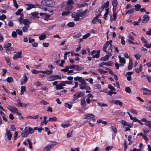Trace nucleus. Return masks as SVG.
Segmentation results:
<instances>
[{
    "mask_svg": "<svg viewBox=\"0 0 151 151\" xmlns=\"http://www.w3.org/2000/svg\"><path fill=\"white\" fill-rule=\"evenodd\" d=\"M109 10L108 8L105 9L106 12L104 16V18L105 19H106V18L109 14Z\"/></svg>",
    "mask_w": 151,
    "mask_h": 151,
    "instance_id": "28",
    "label": "nucleus"
},
{
    "mask_svg": "<svg viewBox=\"0 0 151 151\" xmlns=\"http://www.w3.org/2000/svg\"><path fill=\"white\" fill-rule=\"evenodd\" d=\"M74 4V2L73 0H68L65 3L62 8L65 10H69L72 8V5Z\"/></svg>",
    "mask_w": 151,
    "mask_h": 151,
    "instance_id": "1",
    "label": "nucleus"
},
{
    "mask_svg": "<svg viewBox=\"0 0 151 151\" xmlns=\"http://www.w3.org/2000/svg\"><path fill=\"white\" fill-rule=\"evenodd\" d=\"M65 106L66 107L68 108L69 109H71L72 107L71 105L67 103H65Z\"/></svg>",
    "mask_w": 151,
    "mask_h": 151,
    "instance_id": "52",
    "label": "nucleus"
},
{
    "mask_svg": "<svg viewBox=\"0 0 151 151\" xmlns=\"http://www.w3.org/2000/svg\"><path fill=\"white\" fill-rule=\"evenodd\" d=\"M70 12L69 11H67L64 12H63L62 13V15L63 16H66L69 15L70 14Z\"/></svg>",
    "mask_w": 151,
    "mask_h": 151,
    "instance_id": "33",
    "label": "nucleus"
},
{
    "mask_svg": "<svg viewBox=\"0 0 151 151\" xmlns=\"http://www.w3.org/2000/svg\"><path fill=\"white\" fill-rule=\"evenodd\" d=\"M72 135V133L71 131H70L67 133V137L68 138H69L71 137Z\"/></svg>",
    "mask_w": 151,
    "mask_h": 151,
    "instance_id": "64",
    "label": "nucleus"
},
{
    "mask_svg": "<svg viewBox=\"0 0 151 151\" xmlns=\"http://www.w3.org/2000/svg\"><path fill=\"white\" fill-rule=\"evenodd\" d=\"M75 81H78L79 82L82 83H86V82L85 81L84 79L82 78L81 77L77 76L74 78Z\"/></svg>",
    "mask_w": 151,
    "mask_h": 151,
    "instance_id": "12",
    "label": "nucleus"
},
{
    "mask_svg": "<svg viewBox=\"0 0 151 151\" xmlns=\"http://www.w3.org/2000/svg\"><path fill=\"white\" fill-rule=\"evenodd\" d=\"M118 58L119 60L120 63H121L124 64L126 63V60L124 58H122L120 55L118 56Z\"/></svg>",
    "mask_w": 151,
    "mask_h": 151,
    "instance_id": "21",
    "label": "nucleus"
},
{
    "mask_svg": "<svg viewBox=\"0 0 151 151\" xmlns=\"http://www.w3.org/2000/svg\"><path fill=\"white\" fill-rule=\"evenodd\" d=\"M113 147V146H109L106 147L105 148V150H107V151H109V150H111L112 148Z\"/></svg>",
    "mask_w": 151,
    "mask_h": 151,
    "instance_id": "53",
    "label": "nucleus"
},
{
    "mask_svg": "<svg viewBox=\"0 0 151 151\" xmlns=\"http://www.w3.org/2000/svg\"><path fill=\"white\" fill-rule=\"evenodd\" d=\"M17 114L19 116V119L21 120L22 119H23V117L22 116L21 114L19 112V111L17 113Z\"/></svg>",
    "mask_w": 151,
    "mask_h": 151,
    "instance_id": "60",
    "label": "nucleus"
},
{
    "mask_svg": "<svg viewBox=\"0 0 151 151\" xmlns=\"http://www.w3.org/2000/svg\"><path fill=\"white\" fill-rule=\"evenodd\" d=\"M104 65H106V66H111L113 64V63L112 62L109 61L107 62H105L104 63Z\"/></svg>",
    "mask_w": 151,
    "mask_h": 151,
    "instance_id": "38",
    "label": "nucleus"
},
{
    "mask_svg": "<svg viewBox=\"0 0 151 151\" xmlns=\"http://www.w3.org/2000/svg\"><path fill=\"white\" fill-rule=\"evenodd\" d=\"M134 56L136 59L137 60H138L140 59V57H141L140 55L139 54H135L134 55Z\"/></svg>",
    "mask_w": 151,
    "mask_h": 151,
    "instance_id": "61",
    "label": "nucleus"
},
{
    "mask_svg": "<svg viewBox=\"0 0 151 151\" xmlns=\"http://www.w3.org/2000/svg\"><path fill=\"white\" fill-rule=\"evenodd\" d=\"M98 17H95L92 20V22L93 24H95L98 20Z\"/></svg>",
    "mask_w": 151,
    "mask_h": 151,
    "instance_id": "49",
    "label": "nucleus"
},
{
    "mask_svg": "<svg viewBox=\"0 0 151 151\" xmlns=\"http://www.w3.org/2000/svg\"><path fill=\"white\" fill-rule=\"evenodd\" d=\"M60 76H50L47 79L49 81H53L55 80L57 78H60Z\"/></svg>",
    "mask_w": 151,
    "mask_h": 151,
    "instance_id": "20",
    "label": "nucleus"
},
{
    "mask_svg": "<svg viewBox=\"0 0 151 151\" xmlns=\"http://www.w3.org/2000/svg\"><path fill=\"white\" fill-rule=\"evenodd\" d=\"M58 120V119L55 116L52 117H50L49 118V121L50 122H52L57 121Z\"/></svg>",
    "mask_w": 151,
    "mask_h": 151,
    "instance_id": "29",
    "label": "nucleus"
},
{
    "mask_svg": "<svg viewBox=\"0 0 151 151\" xmlns=\"http://www.w3.org/2000/svg\"><path fill=\"white\" fill-rule=\"evenodd\" d=\"M6 81L8 83L12 82L13 81V79L10 77H8L6 79Z\"/></svg>",
    "mask_w": 151,
    "mask_h": 151,
    "instance_id": "46",
    "label": "nucleus"
},
{
    "mask_svg": "<svg viewBox=\"0 0 151 151\" xmlns=\"http://www.w3.org/2000/svg\"><path fill=\"white\" fill-rule=\"evenodd\" d=\"M142 65L141 64L140 66L139 67V68L136 70L135 71L137 73H139L142 69Z\"/></svg>",
    "mask_w": 151,
    "mask_h": 151,
    "instance_id": "39",
    "label": "nucleus"
},
{
    "mask_svg": "<svg viewBox=\"0 0 151 151\" xmlns=\"http://www.w3.org/2000/svg\"><path fill=\"white\" fill-rule=\"evenodd\" d=\"M26 9L27 10H29L30 9L35 8V5L33 4H26Z\"/></svg>",
    "mask_w": 151,
    "mask_h": 151,
    "instance_id": "17",
    "label": "nucleus"
},
{
    "mask_svg": "<svg viewBox=\"0 0 151 151\" xmlns=\"http://www.w3.org/2000/svg\"><path fill=\"white\" fill-rule=\"evenodd\" d=\"M62 127L64 128H65L68 127L70 126V124L68 123L62 124H61Z\"/></svg>",
    "mask_w": 151,
    "mask_h": 151,
    "instance_id": "45",
    "label": "nucleus"
},
{
    "mask_svg": "<svg viewBox=\"0 0 151 151\" xmlns=\"http://www.w3.org/2000/svg\"><path fill=\"white\" fill-rule=\"evenodd\" d=\"M22 22L25 25H27L29 26V24H30L29 21L27 19H24L23 20Z\"/></svg>",
    "mask_w": 151,
    "mask_h": 151,
    "instance_id": "32",
    "label": "nucleus"
},
{
    "mask_svg": "<svg viewBox=\"0 0 151 151\" xmlns=\"http://www.w3.org/2000/svg\"><path fill=\"white\" fill-rule=\"evenodd\" d=\"M16 32L20 35H22V32L21 29H18L16 30Z\"/></svg>",
    "mask_w": 151,
    "mask_h": 151,
    "instance_id": "44",
    "label": "nucleus"
},
{
    "mask_svg": "<svg viewBox=\"0 0 151 151\" xmlns=\"http://www.w3.org/2000/svg\"><path fill=\"white\" fill-rule=\"evenodd\" d=\"M109 47V42L108 41H107L105 43V44L104 45L103 47V50L105 52H107V51L106 50V48L108 47ZM109 49V47L108 48V50Z\"/></svg>",
    "mask_w": 151,
    "mask_h": 151,
    "instance_id": "18",
    "label": "nucleus"
},
{
    "mask_svg": "<svg viewBox=\"0 0 151 151\" xmlns=\"http://www.w3.org/2000/svg\"><path fill=\"white\" fill-rule=\"evenodd\" d=\"M41 4L48 6H52L54 5L55 2L51 0H43L41 1Z\"/></svg>",
    "mask_w": 151,
    "mask_h": 151,
    "instance_id": "3",
    "label": "nucleus"
},
{
    "mask_svg": "<svg viewBox=\"0 0 151 151\" xmlns=\"http://www.w3.org/2000/svg\"><path fill=\"white\" fill-rule=\"evenodd\" d=\"M85 95V93L84 92H79L75 93L73 96V100L74 101L77 99Z\"/></svg>",
    "mask_w": 151,
    "mask_h": 151,
    "instance_id": "4",
    "label": "nucleus"
},
{
    "mask_svg": "<svg viewBox=\"0 0 151 151\" xmlns=\"http://www.w3.org/2000/svg\"><path fill=\"white\" fill-rule=\"evenodd\" d=\"M29 134H32L34 132V129L30 127H27Z\"/></svg>",
    "mask_w": 151,
    "mask_h": 151,
    "instance_id": "34",
    "label": "nucleus"
},
{
    "mask_svg": "<svg viewBox=\"0 0 151 151\" xmlns=\"http://www.w3.org/2000/svg\"><path fill=\"white\" fill-rule=\"evenodd\" d=\"M112 5L114 7H116L118 5L117 0H111Z\"/></svg>",
    "mask_w": 151,
    "mask_h": 151,
    "instance_id": "26",
    "label": "nucleus"
},
{
    "mask_svg": "<svg viewBox=\"0 0 151 151\" xmlns=\"http://www.w3.org/2000/svg\"><path fill=\"white\" fill-rule=\"evenodd\" d=\"M31 72L32 73L35 74H38L39 73V71H37L35 69L32 70Z\"/></svg>",
    "mask_w": 151,
    "mask_h": 151,
    "instance_id": "59",
    "label": "nucleus"
},
{
    "mask_svg": "<svg viewBox=\"0 0 151 151\" xmlns=\"http://www.w3.org/2000/svg\"><path fill=\"white\" fill-rule=\"evenodd\" d=\"M111 128L112 130L114 132H117V130L115 127L113 126H111Z\"/></svg>",
    "mask_w": 151,
    "mask_h": 151,
    "instance_id": "63",
    "label": "nucleus"
},
{
    "mask_svg": "<svg viewBox=\"0 0 151 151\" xmlns=\"http://www.w3.org/2000/svg\"><path fill=\"white\" fill-rule=\"evenodd\" d=\"M4 59L6 60V62L8 63V65H11V63H10V59L8 57H5Z\"/></svg>",
    "mask_w": 151,
    "mask_h": 151,
    "instance_id": "42",
    "label": "nucleus"
},
{
    "mask_svg": "<svg viewBox=\"0 0 151 151\" xmlns=\"http://www.w3.org/2000/svg\"><path fill=\"white\" fill-rule=\"evenodd\" d=\"M22 9H19L17 11L15 12V14L17 15H19L20 14L21 12L22 11Z\"/></svg>",
    "mask_w": 151,
    "mask_h": 151,
    "instance_id": "62",
    "label": "nucleus"
},
{
    "mask_svg": "<svg viewBox=\"0 0 151 151\" xmlns=\"http://www.w3.org/2000/svg\"><path fill=\"white\" fill-rule=\"evenodd\" d=\"M100 50H98V51L97 52V53L94 55L93 56L92 58H98L99 57V53H100Z\"/></svg>",
    "mask_w": 151,
    "mask_h": 151,
    "instance_id": "35",
    "label": "nucleus"
},
{
    "mask_svg": "<svg viewBox=\"0 0 151 151\" xmlns=\"http://www.w3.org/2000/svg\"><path fill=\"white\" fill-rule=\"evenodd\" d=\"M31 15L34 17L38 18L39 17L38 16V13L37 12H35L32 13Z\"/></svg>",
    "mask_w": 151,
    "mask_h": 151,
    "instance_id": "31",
    "label": "nucleus"
},
{
    "mask_svg": "<svg viewBox=\"0 0 151 151\" xmlns=\"http://www.w3.org/2000/svg\"><path fill=\"white\" fill-rule=\"evenodd\" d=\"M39 115H38L35 116H30L26 117V118L27 119L29 118L37 119L39 118Z\"/></svg>",
    "mask_w": 151,
    "mask_h": 151,
    "instance_id": "24",
    "label": "nucleus"
},
{
    "mask_svg": "<svg viewBox=\"0 0 151 151\" xmlns=\"http://www.w3.org/2000/svg\"><path fill=\"white\" fill-rule=\"evenodd\" d=\"M108 87L111 90L113 91L115 90V89L110 84H108Z\"/></svg>",
    "mask_w": 151,
    "mask_h": 151,
    "instance_id": "58",
    "label": "nucleus"
},
{
    "mask_svg": "<svg viewBox=\"0 0 151 151\" xmlns=\"http://www.w3.org/2000/svg\"><path fill=\"white\" fill-rule=\"evenodd\" d=\"M28 80V78L27 76H23L21 78V84L22 85L26 83Z\"/></svg>",
    "mask_w": 151,
    "mask_h": 151,
    "instance_id": "13",
    "label": "nucleus"
},
{
    "mask_svg": "<svg viewBox=\"0 0 151 151\" xmlns=\"http://www.w3.org/2000/svg\"><path fill=\"white\" fill-rule=\"evenodd\" d=\"M7 108L12 113L14 114L17 113L19 111L14 106H13L11 105H8Z\"/></svg>",
    "mask_w": 151,
    "mask_h": 151,
    "instance_id": "6",
    "label": "nucleus"
},
{
    "mask_svg": "<svg viewBox=\"0 0 151 151\" xmlns=\"http://www.w3.org/2000/svg\"><path fill=\"white\" fill-rule=\"evenodd\" d=\"M135 10L137 11H138L141 8V5L139 4H137L134 6Z\"/></svg>",
    "mask_w": 151,
    "mask_h": 151,
    "instance_id": "36",
    "label": "nucleus"
},
{
    "mask_svg": "<svg viewBox=\"0 0 151 151\" xmlns=\"http://www.w3.org/2000/svg\"><path fill=\"white\" fill-rule=\"evenodd\" d=\"M114 103L116 105H118L120 106H122L123 103H122L119 100H115L114 101Z\"/></svg>",
    "mask_w": 151,
    "mask_h": 151,
    "instance_id": "23",
    "label": "nucleus"
},
{
    "mask_svg": "<svg viewBox=\"0 0 151 151\" xmlns=\"http://www.w3.org/2000/svg\"><path fill=\"white\" fill-rule=\"evenodd\" d=\"M11 45V44L9 43H6L4 45V47L5 48H7L10 47Z\"/></svg>",
    "mask_w": 151,
    "mask_h": 151,
    "instance_id": "41",
    "label": "nucleus"
},
{
    "mask_svg": "<svg viewBox=\"0 0 151 151\" xmlns=\"http://www.w3.org/2000/svg\"><path fill=\"white\" fill-rule=\"evenodd\" d=\"M120 123L123 125L128 127L125 128L124 130L125 132L130 131L131 129L129 128H132L133 126L132 124L127 122L124 120H121L120 121Z\"/></svg>",
    "mask_w": 151,
    "mask_h": 151,
    "instance_id": "2",
    "label": "nucleus"
},
{
    "mask_svg": "<svg viewBox=\"0 0 151 151\" xmlns=\"http://www.w3.org/2000/svg\"><path fill=\"white\" fill-rule=\"evenodd\" d=\"M93 87L95 89H99L101 88V85L99 84H96L93 85Z\"/></svg>",
    "mask_w": 151,
    "mask_h": 151,
    "instance_id": "37",
    "label": "nucleus"
},
{
    "mask_svg": "<svg viewBox=\"0 0 151 151\" xmlns=\"http://www.w3.org/2000/svg\"><path fill=\"white\" fill-rule=\"evenodd\" d=\"M145 125L149 127L151 126V121H148L145 124Z\"/></svg>",
    "mask_w": 151,
    "mask_h": 151,
    "instance_id": "51",
    "label": "nucleus"
},
{
    "mask_svg": "<svg viewBox=\"0 0 151 151\" xmlns=\"http://www.w3.org/2000/svg\"><path fill=\"white\" fill-rule=\"evenodd\" d=\"M101 11L99 9L97 10H96L95 13V14L96 16V17L99 18L101 16Z\"/></svg>",
    "mask_w": 151,
    "mask_h": 151,
    "instance_id": "27",
    "label": "nucleus"
},
{
    "mask_svg": "<svg viewBox=\"0 0 151 151\" xmlns=\"http://www.w3.org/2000/svg\"><path fill=\"white\" fill-rule=\"evenodd\" d=\"M125 90L126 92L128 93H129L131 92V90L130 88L129 87H126L125 88Z\"/></svg>",
    "mask_w": 151,
    "mask_h": 151,
    "instance_id": "43",
    "label": "nucleus"
},
{
    "mask_svg": "<svg viewBox=\"0 0 151 151\" xmlns=\"http://www.w3.org/2000/svg\"><path fill=\"white\" fill-rule=\"evenodd\" d=\"M95 116L91 114H88L84 115L83 119H89L95 117Z\"/></svg>",
    "mask_w": 151,
    "mask_h": 151,
    "instance_id": "9",
    "label": "nucleus"
},
{
    "mask_svg": "<svg viewBox=\"0 0 151 151\" xmlns=\"http://www.w3.org/2000/svg\"><path fill=\"white\" fill-rule=\"evenodd\" d=\"M81 105L83 107L86 106V101L85 98L81 99Z\"/></svg>",
    "mask_w": 151,
    "mask_h": 151,
    "instance_id": "22",
    "label": "nucleus"
},
{
    "mask_svg": "<svg viewBox=\"0 0 151 151\" xmlns=\"http://www.w3.org/2000/svg\"><path fill=\"white\" fill-rule=\"evenodd\" d=\"M81 36V33H79L77 35H74L73 36V37L74 38H77Z\"/></svg>",
    "mask_w": 151,
    "mask_h": 151,
    "instance_id": "56",
    "label": "nucleus"
},
{
    "mask_svg": "<svg viewBox=\"0 0 151 151\" xmlns=\"http://www.w3.org/2000/svg\"><path fill=\"white\" fill-rule=\"evenodd\" d=\"M5 137H6L8 140L11 139L12 137V134L10 132V131L7 129L5 134Z\"/></svg>",
    "mask_w": 151,
    "mask_h": 151,
    "instance_id": "7",
    "label": "nucleus"
},
{
    "mask_svg": "<svg viewBox=\"0 0 151 151\" xmlns=\"http://www.w3.org/2000/svg\"><path fill=\"white\" fill-rule=\"evenodd\" d=\"M72 17L74 18V20L77 21L79 19V14L76 12H73L72 14Z\"/></svg>",
    "mask_w": 151,
    "mask_h": 151,
    "instance_id": "11",
    "label": "nucleus"
},
{
    "mask_svg": "<svg viewBox=\"0 0 151 151\" xmlns=\"http://www.w3.org/2000/svg\"><path fill=\"white\" fill-rule=\"evenodd\" d=\"M124 37H121V42L122 45H124L125 44V41L124 40Z\"/></svg>",
    "mask_w": 151,
    "mask_h": 151,
    "instance_id": "54",
    "label": "nucleus"
},
{
    "mask_svg": "<svg viewBox=\"0 0 151 151\" xmlns=\"http://www.w3.org/2000/svg\"><path fill=\"white\" fill-rule=\"evenodd\" d=\"M75 23L73 22H70L67 24V25L70 27H72L74 26Z\"/></svg>",
    "mask_w": 151,
    "mask_h": 151,
    "instance_id": "55",
    "label": "nucleus"
},
{
    "mask_svg": "<svg viewBox=\"0 0 151 151\" xmlns=\"http://www.w3.org/2000/svg\"><path fill=\"white\" fill-rule=\"evenodd\" d=\"M51 148V145L48 144L43 149V151H50Z\"/></svg>",
    "mask_w": 151,
    "mask_h": 151,
    "instance_id": "25",
    "label": "nucleus"
},
{
    "mask_svg": "<svg viewBox=\"0 0 151 151\" xmlns=\"http://www.w3.org/2000/svg\"><path fill=\"white\" fill-rule=\"evenodd\" d=\"M28 134L27 127H26L24 130L22 132L21 135L22 137H27Z\"/></svg>",
    "mask_w": 151,
    "mask_h": 151,
    "instance_id": "8",
    "label": "nucleus"
},
{
    "mask_svg": "<svg viewBox=\"0 0 151 151\" xmlns=\"http://www.w3.org/2000/svg\"><path fill=\"white\" fill-rule=\"evenodd\" d=\"M149 19V16L146 15H145L143 17V19L142 20V22L144 23H146L148 21Z\"/></svg>",
    "mask_w": 151,
    "mask_h": 151,
    "instance_id": "14",
    "label": "nucleus"
},
{
    "mask_svg": "<svg viewBox=\"0 0 151 151\" xmlns=\"http://www.w3.org/2000/svg\"><path fill=\"white\" fill-rule=\"evenodd\" d=\"M46 37V35H43V34H42V35L39 37V38L40 40H42L45 39Z\"/></svg>",
    "mask_w": 151,
    "mask_h": 151,
    "instance_id": "40",
    "label": "nucleus"
},
{
    "mask_svg": "<svg viewBox=\"0 0 151 151\" xmlns=\"http://www.w3.org/2000/svg\"><path fill=\"white\" fill-rule=\"evenodd\" d=\"M86 83H82L79 85L80 88L82 89H88L89 88L88 86L86 85Z\"/></svg>",
    "mask_w": 151,
    "mask_h": 151,
    "instance_id": "15",
    "label": "nucleus"
},
{
    "mask_svg": "<svg viewBox=\"0 0 151 151\" xmlns=\"http://www.w3.org/2000/svg\"><path fill=\"white\" fill-rule=\"evenodd\" d=\"M111 50H107V54L104 57L101 58V61H105L108 60L109 58L112 55Z\"/></svg>",
    "mask_w": 151,
    "mask_h": 151,
    "instance_id": "5",
    "label": "nucleus"
},
{
    "mask_svg": "<svg viewBox=\"0 0 151 151\" xmlns=\"http://www.w3.org/2000/svg\"><path fill=\"white\" fill-rule=\"evenodd\" d=\"M21 52H17V54L14 55L13 57V59L15 60L18 58H20L21 57Z\"/></svg>",
    "mask_w": 151,
    "mask_h": 151,
    "instance_id": "16",
    "label": "nucleus"
},
{
    "mask_svg": "<svg viewBox=\"0 0 151 151\" xmlns=\"http://www.w3.org/2000/svg\"><path fill=\"white\" fill-rule=\"evenodd\" d=\"M21 94H23L24 92L26 91V87L24 86H22L21 88Z\"/></svg>",
    "mask_w": 151,
    "mask_h": 151,
    "instance_id": "30",
    "label": "nucleus"
},
{
    "mask_svg": "<svg viewBox=\"0 0 151 151\" xmlns=\"http://www.w3.org/2000/svg\"><path fill=\"white\" fill-rule=\"evenodd\" d=\"M17 105H16V106L18 107L25 108L27 105L28 104H23L21 102V101L19 99L17 100Z\"/></svg>",
    "mask_w": 151,
    "mask_h": 151,
    "instance_id": "10",
    "label": "nucleus"
},
{
    "mask_svg": "<svg viewBox=\"0 0 151 151\" xmlns=\"http://www.w3.org/2000/svg\"><path fill=\"white\" fill-rule=\"evenodd\" d=\"M29 26L28 25L25 26L23 27L22 30L24 32H27V28Z\"/></svg>",
    "mask_w": 151,
    "mask_h": 151,
    "instance_id": "47",
    "label": "nucleus"
},
{
    "mask_svg": "<svg viewBox=\"0 0 151 151\" xmlns=\"http://www.w3.org/2000/svg\"><path fill=\"white\" fill-rule=\"evenodd\" d=\"M52 71L49 70H46L45 71H39V73H42L43 74H46L47 75H50L52 74Z\"/></svg>",
    "mask_w": 151,
    "mask_h": 151,
    "instance_id": "19",
    "label": "nucleus"
},
{
    "mask_svg": "<svg viewBox=\"0 0 151 151\" xmlns=\"http://www.w3.org/2000/svg\"><path fill=\"white\" fill-rule=\"evenodd\" d=\"M143 132L145 134L149 132V130L146 127L143 128Z\"/></svg>",
    "mask_w": 151,
    "mask_h": 151,
    "instance_id": "57",
    "label": "nucleus"
},
{
    "mask_svg": "<svg viewBox=\"0 0 151 151\" xmlns=\"http://www.w3.org/2000/svg\"><path fill=\"white\" fill-rule=\"evenodd\" d=\"M134 12V9H130L129 10L127 11L126 12V14H130L133 12Z\"/></svg>",
    "mask_w": 151,
    "mask_h": 151,
    "instance_id": "50",
    "label": "nucleus"
},
{
    "mask_svg": "<svg viewBox=\"0 0 151 151\" xmlns=\"http://www.w3.org/2000/svg\"><path fill=\"white\" fill-rule=\"evenodd\" d=\"M56 88L57 89H61L63 88V87L60 84H59L56 85Z\"/></svg>",
    "mask_w": 151,
    "mask_h": 151,
    "instance_id": "48",
    "label": "nucleus"
}]
</instances>
